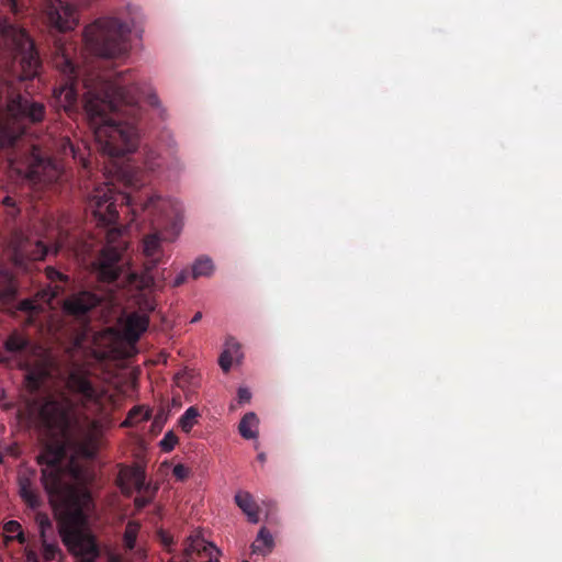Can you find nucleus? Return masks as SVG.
I'll use <instances>...</instances> for the list:
<instances>
[{
	"label": "nucleus",
	"mask_w": 562,
	"mask_h": 562,
	"mask_svg": "<svg viewBox=\"0 0 562 562\" xmlns=\"http://www.w3.org/2000/svg\"><path fill=\"white\" fill-rule=\"evenodd\" d=\"M90 206L93 209L94 215L105 223H112L117 217L115 195L108 184L94 190L90 199Z\"/></svg>",
	"instance_id": "nucleus-13"
},
{
	"label": "nucleus",
	"mask_w": 562,
	"mask_h": 562,
	"mask_svg": "<svg viewBox=\"0 0 562 562\" xmlns=\"http://www.w3.org/2000/svg\"><path fill=\"white\" fill-rule=\"evenodd\" d=\"M221 555L222 552L212 542H207L200 532L190 535L184 543L181 557L173 558L172 562H192L194 555Z\"/></svg>",
	"instance_id": "nucleus-14"
},
{
	"label": "nucleus",
	"mask_w": 562,
	"mask_h": 562,
	"mask_svg": "<svg viewBox=\"0 0 562 562\" xmlns=\"http://www.w3.org/2000/svg\"><path fill=\"white\" fill-rule=\"evenodd\" d=\"M122 199L127 205L132 206L134 213L137 207L139 212L144 213L146 218L150 221H156L160 217H169L172 214H178L180 211L178 202L157 194L149 195L142 202L134 201L130 195H124Z\"/></svg>",
	"instance_id": "nucleus-12"
},
{
	"label": "nucleus",
	"mask_w": 562,
	"mask_h": 562,
	"mask_svg": "<svg viewBox=\"0 0 562 562\" xmlns=\"http://www.w3.org/2000/svg\"><path fill=\"white\" fill-rule=\"evenodd\" d=\"M14 265L26 269V260H41L47 254H57L65 247L64 241H58L53 247H48L43 240L25 235L23 232H16L10 243Z\"/></svg>",
	"instance_id": "nucleus-9"
},
{
	"label": "nucleus",
	"mask_w": 562,
	"mask_h": 562,
	"mask_svg": "<svg viewBox=\"0 0 562 562\" xmlns=\"http://www.w3.org/2000/svg\"><path fill=\"white\" fill-rule=\"evenodd\" d=\"M199 416V411L194 406L187 408L179 419L181 429L184 432H190L193 426L198 423Z\"/></svg>",
	"instance_id": "nucleus-29"
},
{
	"label": "nucleus",
	"mask_w": 562,
	"mask_h": 562,
	"mask_svg": "<svg viewBox=\"0 0 562 562\" xmlns=\"http://www.w3.org/2000/svg\"><path fill=\"white\" fill-rule=\"evenodd\" d=\"M187 279V272L186 271H182L180 272L176 279L173 280V286H179L181 285Z\"/></svg>",
	"instance_id": "nucleus-44"
},
{
	"label": "nucleus",
	"mask_w": 562,
	"mask_h": 562,
	"mask_svg": "<svg viewBox=\"0 0 562 562\" xmlns=\"http://www.w3.org/2000/svg\"><path fill=\"white\" fill-rule=\"evenodd\" d=\"M45 116L43 103L20 93L8 98L5 110L0 109V147H8L24 133L27 123H38Z\"/></svg>",
	"instance_id": "nucleus-4"
},
{
	"label": "nucleus",
	"mask_w": 562,
	"mask_h": 562,
	"mask_svg": "<svg viewBox=\"0 0 562 562\" xmlns=\"http://www.w3.org/2000/svg\"><path fill=\"white\" fill-rule=\"evenodd\" d=\"M47 24L59 31L68 32L79 23L77 7L71 0H41Z\"/></svg>",
	"instance_id": "nucleus-10"
},
{
	"label": "nucleus",
	"mask_w": 562,
	"mask_h": 562,
	"mask_svg": "<svg viewBox=\"0 0 562 562\" xmlns=\"http://www.w3.org/2000/svg\"><path fill=\"white\" fill-rule=\"evenodd\" d=\"M4 347L7 351L18 357L20 366L24 368H29V362L25 359L26 356L41 352V348L32 345L29 339L16 333L5 340Z\"/></svg>",
	"instance_id": "nucleus-16"
},
{
	"label": "nucleus",
	"mask_w": 562,
	"mask_h": 562,
	"mask_svg": "<svg viewBox=\"0 0 562 562\" xmlns=\"http://www.w3.org/2000/svg\"><path fill=\"white\" fill-rule=\"evenodd\" d=\"M35 522L40 531L41 540H45L47 538V533L50 532L53 529L49 517L46 514L37 513L35 517Z\"/></svg>",
	"instance_id": "nucleus-32"
},
{
	"label": "nucleus",
	"mask_w": 562,
	"mask_h": 562,
	"mask_svg": "<svg viewBox=\"0 0 562 562\" xmlns=\"http://www.w3.org/2000/svg\"><path fill=\"white\" fill-rule=\"evenodd\" d=\"M16 294V285L13 277L8 272L0 270V307L11 304Z\"/></svg>",
	"instance_id": "nucleus-23"
},
{
	"label": "nucleus",
	"mask_w": 562,
	"mask_h": 562,
	"mask_svg": "<svg viewBox=\"0 0 562 562\" xmlns=\"http://www.w3.org/2000/svg\"><path fill=\"white\" fill-rule=\"evenodd\" d=\"M58 149L64 156H71L75 160H78L82 164L85 168L88 167V155L89 149L87 145L82 142L81 144L72 143L68 137H63L59 140Z\"/></svg>",
	"instance_id": "nucleus-20"
},
{
	"label": "nucleus",
	"mask_w": 562,
	"mask_h": 562,
	"mask_svg": "<svg viewBox=\"0 0 562 562\" xmlns=\"http://www.w3.org/2000/svg\"><path fill=\"white\" fill-rule=\"evenodd\" d=\"M202 318V313L198 312L191 319V323H196Z\"/></svg>",
	"instance_id": "nucleus-48"
},
{
	"label": "nucleus",
	"mask_w": 562,
	"mask_h": 562,
	"mask_svg": "<svg viewBox=\"0 0 562 562\" xmlns=\"http://www.w3.org/2000/svg\"><path fill=\"white\" fill-rule=\"evenodd\" d=\"M160 538H161V541H162L164 546H165L166 548H170V546H171V544H172V542H173V541H172V537H171V536H169V535H167V533H165V532H161V533H160Z\"/></svg>",
	"instance_id": "nucleus-45"
},
{
	"label": "nucleus",
	"mask_w": 562,
	"mask_h": 562,
	"mask_svg": "<svg viewBox=\"0 0 562 562\" xmlns=\"http://www.w3.org/2000/svg\"><path fill=\"white\" fill-rule=\"evenodd\" d=\"M0 34L19 57L21 79H31L37 74L40 59L34 44L25 31L8 20L0 21Z\"/></svg>",
	"instance_id": "nucleus-6"
},
{
	"label": "nucleus",
	"mask_w": 562,
	"mask_h": 562,
	"mask_svg": "<svg viewBox=\"0 0 562 562\" xmlns=\"http://www.w3.org/2000/svg\"><path fill=\"white\" fill-rule=\"evenodd\" d=\"M42 375V372L30 371L26 375L30 386L34 389L38 387Z\"/></svg>",
	"instance_id": "nucleus-39"
},
{
	"label": "nucleus",
	"mask_w": 562,
	"mask_h": 562,
	"mask_svg": "<svg viewBox=\"0 0 562 562\" xmlns=\"http://www.w3.org/2000/svg\"><path fill=\"white\" fill-rule=\"evenodd\" d=\"M2 203L7 206V207H11L12 211H11V215H14L15 214V201L13 200V198L7 195L3 198L2 200Z\"/></svg>",
	"instance_id": "nucleus-42"
},
{
	"label": "nucleus",
	"mask_w": 562,
	"mask_h": 562,
	"mask_svg": "<svg viewBox=\"0 0 562 562\" xmlns=\"http://www.w3.org/2000/svg\"><path fill=\"white\" fill-rule=\"evenodd\" d=\"M79 396L75 404L65 395L46 396L25 404L22 414L30 423L61 436L64 443L47 447L38 456L42 483L50 504L60 513L59 533L64 544L79 562H95L100 552L92 535L86 531L87 513L92 499L83 485L86 469L76 458L90 459L97 454L100 439L109 426L103 414L104 390H69Z\"/></svg>",
	"instance_id": "nucleus-1"
},
{
	"label": "nucleus",
	"mask_w": 562,
	"mask_h": 562,
	"mask_svg": "<svg viewBox=\"0 0 562 562\" xmlns=\"http://www.w3.org/2000/svg\"><path fill=\"white\" fill-rule=\"evenodd\" d=\"M259 419L252 412L247 413L240 420L238 430L245 439H256L258 437Z\"/></svg>",
	"instance_id": "nucleus-25"
},
{
	"label": "nucleus",
	"mask_w": 562,
	"mask_h": 562,
	"mask_svg": "<svg viewBox=\"0 0 562 562\" xmlns=\"http://www.w3.org/2000/svg\"><path fill=\"white\" fill-rule=\"evenodd\" d=\"M8 165L11 176L15 175L32 182H53L61 172L59 165L50 158H44L37 148H33L23 159L18 158L16 155L10 156Z\"/></svg>",
	"instance_id": "nucleus-5"
},
{
	"label": "nucleus",
	"mask_w": 562,
	"mask_h": 562,
	"mask_svg": "<svg viewBox=\"0 0 562 562\" xmlns=\"http://www.w3.org/2000/svg\"><path fill=\"white\" fill-rule=\"evenodd\" d=\"M143 254L148 259L145 271L140 274L130 273L128 283L139 289H151L155 286V277L151 270L157 266L162 256L161 237L158 233L145 236L143 240Z\"/></svg>",
	"instance_id": "nucleus-11"
},
{
	"label": "nucleus",
	"mask_w": 562,
	"mask_h": 562,
	"mask_svg": "<svg viewBox=\"0 0 562 562\" xmlns=\"http://www.w3.org/2000/svg\"><path fill=\"white\" fill-rule=\"evenodd\" d=\"M235 502L237 506L245 513L251 524H257L259 521L258 506L254 502L250 493L245 491L238 492L235 495Z\"/></svg>",
	"instance_id": "nucleus-24"
},
{
	"label": "nucleus",
	"mask_w": 562,
	"mask_h": 562,
	"mask_svg": "<svg viewBox=\"0 0 562 562\" xmlns=\"http://www.w3.org/2000/svg\"><path fill=\"white\" fill-rule=\"evenodd\" d=\"M150 418V409L145 406H134L127 414L126 419L122 423L123 427H132L140 422Z\"/></svg>",
	"instance_id": "nucleus-27"
},
{
	"label": "nucleus",
	"mask_w": 562,
	"mask_h": 562,
	"mask_svg": "<svg viewBox=\"0 0 562 562\" xmlns=\"http://www.w3.org/2000/svg\"><path fill=\"white\" fill-rule=\"evenodd\" d=\"M214 271L213 261L210 258H199L192 266V277H210Z\"/></svg>",
	"instance_id": "nucleus-28"
},
{
	"label": "nucleus",
	"mask_w": 562,
	"mask_h": 562,
	"mask_svg": "<svg viewBox=\"0 0 562 562\" xmlns=\"http://www.w3.org/2000/svg\"><path fill=\"white\" fill-rule=\"evenodd\" d=\"M126 241L122 239V229L111 228L106 233V243L98 261V276L104 282H114L119 279L121 270L117 266Z\"/></svg>",
	"instance_id": "nucleus-8"
},
{
	"label": "nucleus",
	"mask_w": 562,
	"mask_h": 562,
	"mask_svg": "<svg viewBox=\"0 0 562 562\" xmlns=\"http://www.w3.org/2000/svg\"><path fill=\"white\" fill-rule=\"evenodd\" d=\"M257 459L259 462L265 463L266 462V454L263 452L259 453L257 456Z\"/></svg>",
	"instance_id": "nucleus-49"
},
{
	"label": "nucleus",
	"mask_w": 562,
	"mask_h": 562,
	"mask_svg": "<svg viewBox=\"0 0 562 562\" xmlns=\"http://www.w3.org/2000/svg\"><path fill=\"white\" fill-rule=\"evenodd\" d=\"M108 562H123L121 557L117 554H110Z\"/></svg>",
	"instance_id": "nucleus-47"
},
{
	"label": "nucleus",
	"mask_w": 562,
	"mask_h": 562,
	"mask_svg": "<svg viewBox=\"0 0 562 562\" xmlns=\"http://www.w3.org/2000/svg\"><path fill=\"white\" fill-rule=\"evenodd\" d=\"M58 288L52 289L47 288L41 292L37 293L36 300H23L19 304V310L29 312L31 314H35L38 311L43 310L42 303H50V301L57 295Z\"/></svg>",
	"instance_id": "nucleus-21"
},
{
	"label": "nucleus",
	"mask_w": 562,
	"mask_h": 562,
	"mask_svg": "<svg viewBox=\"0 0 562 562\" xmlns=\"http://www.w3.org/2000/svg\"><path fill=\"white\" fill-rule=\"evenodd\" d=\"M3 530L9 535L11 539L15 538L20 543L25 542V537L22 531L20 522L16 520H9L4 524Z\"/></svg>",
	"instance_id": "nucleus-31"
},
{
	"label": "nucleus",
	"mask_w": 562,
	"mask_h": 562,
	"mask_svg": "<svg viewBox=\"0 0 562 562\" xmlns=\"http://www.w3.org/2000/svg\"><path fill=\"white\" fill-rule=\"evenodd\" d=\"M138 531H139L138 522L130 521L126 525V528H125V531L123 535V543L126 549L132 550L135 548Z\"/></svg>",
	"instance_id": "nucleus-30"
},
{
	"label": "nucleus",
	"mask_w": 562,
	"mask_h": 562,
	"mask_svg": "<svg viewBox=\"0 0 562 562\" xmlns=\"http://www.w3.org/2000/svg\"><path fill=\"white\" fill-rule=\"evenodd\" d=\"M18 483L21 498L29 507L37 509L42 505V499L35 488V473L32 471L20 472Z\"/></svg>",
	"instance_id": "nucleus-18"
},
{
	"label": "nucleus",
	"mask_w": 562,
	"mask_h": 562,
	"mask_svg": "<svg viewBox=\"0 0 562 562\" xmlns=\"http://www.w3.org/2000/svg\"><path fill=\"white\" fill-rule=\"evenodd\" d=\"M4 4L7 7H9V9L12 11V12H16L18 11V3H16V0H3Z\"/></svg>",
	"instance_id": "nucleus-46"
},
{
	"label": "nucleus",
	"mask_w": 562,
	"mask_h": 562,
	"mask_svg": "<svg viewBox=\"0 0 562 562\" xmlns=\"http://www.w3.org/2000/svg\"><path fill=\"white\" fill-rule=\"evenodd\" d=\"M117 481L122 492L125 494H131L132 487L137 491L148 488L145 482V472L138 467L122 469L119 473Z\"/></svg>",
	"instance_id": "nucleus-19"
},
{
	"label": "nucleus",
	"mask_w": 562,
	"mask_h": 562,
	"mask_svg": "<svg viewBox=\"0 0 562 562\" xmlns=\"http://www.w3.org/2000/svg\"><path fill=\"white\" fill-rule=\"evenodd\" d=\"M243 562H248V561H243Z\"/></svg>",
	"instance_id": "nucleus-50"
},
{
	"label": "nucleus",
	"mask_w": 562,
	"mask_h": 562,
	"mask_svg": "<svg viewBox=\"0 0 562 562\" xmlns=\"http://www.w3.org/2000/svg\"><path fill=\"white\" fill-rule=\"evenodd\" d=\"M100 299L88 291L72 294L64 302V310L74 316H81L97 306Z\"/></svg>",
	"instance_id": "nucleus-17"
},
{
	"label": "nucleus",
	"mask_w": 562,
	"mask_h": 562,
	"mask_svg": "<svg viewBox=\"0 0 562 562\" xmlns=\"http://www.w3.org/2000/svg\"><path fill=\"white\" fill-rule=\"evenodd\" d=\"M138 313L147 315L156 308L155 300L146 294H142L137 297Z\"/></svg>",
	"instance_id": "nucleus-33"
},
{
	"label": "nucleus",
	"mask_w": 562,
	"mask_h": 562,
	"mask_svg": "<svg viewBox=\"0 0 562 562\" xmlns=\"http://www.w3.org/2000/svg\"><path fill=\"white\" fill-rule=\"evenodd\" d=\"M131 16H102L83 30L86 49L98 57L114 59L126 56L130 52V34L136 24V7H127Z\"/></svg>",
	"instance_id": "nucleus-3"
},
{
	"label": "nucleus",
	"mask_w": 562,
	"mask_h": 562,
	"mask_svg": "<svg viewBox=\"0 0 562 562\" xmlns=\"http://www.w3.org/2000/svg\"><path fill=\"white\" fill-rule=\"evenodd\" d=\"M148 316L138 312L123 315L119 319L122 336L128 342H135L148 327Z\"/></svg>",
	"instance_id": "nucleus-15"
},
{
	"label": "nucleus",
	"mask_w": 562,
	"mask_h": 562,
	"mask_svg": "<svg viewBox=\"0 0 562 562\" xmlns=\"http://www.w3.org/2000/svg\"><path fill=\"white\" fill-rule=\"evenodd\" d=\"M161 166V157L155 151H149L145 158L146 169L149 172H158Z\"/></svg>",
	"instance_id": "nucleus-34"
},
{
	"label": "nucleus",
	"mask_w": 562,
	"mask_h": 562,
	"mask_svg": "<svg viewBox=\"0 0 562 562\" xmlns=\"http://www.w3.org/2000/svg\"><path fill=\"white\" fill-rule=\"evenodd\" d=\"M125 181L131 187H142L144 184V180L142 178V172L138 170H126L124 173Z\"/></svg>",
	"instance_id": "nucleus-35"
},
{
	"label": "nucleus",
	"mask_w": 562,
	"mask_h": 562,
	"mask_svg": "<svg viewBox=\"0 0 562 562\" xmlns=\"http://www.w3.org/2000/svg\"><path fill=\"white\" fill-rule=\"evenodd\" d=\"M43 544V557L46 561H52L58 553V547L55 542H49L47 538L42 540Z\"/></svg>",
	"instance_id": "nucleus-36"
},
{
	"label": "nucleus",
	"mask_w": 562,
	"mask_h": 562,
	"mask_svg": "<svg viewBox=\"0 0 562 562\" xmlns=\"http://www.w3.org/2000/svg\"><path fill=\"white\" fill-rule=\"evenodd\" d=\"M53 61L55 67L67 78L65 85L54 91V97L59 108H63L65 111H70L77 99L76 89L74 87L77 69L71 60L70 49L61 40L55 43Z\"/></svg>",
	"instance_id": "nucleus-7"
},
{
	"label": "nucleus",
	"mask_w": 562,
	"mask_h": 562,
	"mask_svg": "<svg viewBox=\"0 0 562 562\" xmlns=\"http://www.w3.org/2000/svg\"><path fill=\"white\" fill-rule=\"evenodd\" d=\"M172 474L176 479L182 481L189 475V469L183 464H176L172 469Z\"/></svg>",
	"instance_id": "nucleus-38"
},
{
	"label": "nucleus",
	"mask_w": 562,
	"mask_h": 562,
	"mask_svg": "<svg viewBox=\"0 0 562 562\" xmlns=\"http://www.w3.org/2000/svg\"><path fill=\"white\" fill-rule=\"evenodd\" d=\"M46 276L52 281L57 279L63 280L65 278L63 273L50 267L46 269Z\"/></svg>",
	"instance_id": "nucleus-41"
},
{
	"label": "nucleus",
	"mask_w": 562,
	"mask_h": 562,
	"mask_svg": "<svg viewBox=\"0 0 562 562\" xmlns=\"http://www.w3.org/2000/svg\"><path fill=\"white\" fill-rule=\"evenodd\" d=\"M85 88V111L89 126L100 150L112 157L123 156L136 148L137 131L131 123L112 119L111 113L126 108L125 112L134 115L139 97L145 94L148 103L159 110L160 115L165 112L158 95L149 86L133 83L125 87L122 85V75L114 79L99 76L88 78Z\"/></svg>",
	"instance_id": "nucleus-2"
},
{
	"label": "nucleus",
	"mask_w": 562,
	"mask_h": 562,
	"mask_svg": "<svg viewBox=\"0 0 562 562\" xmlns=\"http://www.w3.org/2000/svg\"><path fill=\"white\" fill-rule=\"evenodd\" d=\"M178 442L177 436L172 431H168L160 441L164 451H171Z\"/></svg>",
	"instance_id": "nucleus-37"
},
{
	"label": "nucleus",
	"mask_w": 562,
	"mask_h": 562,
	"mask_svg": "<svg viewBox=\"0 0 562 562\" xmlns=\"http://www.w3.org/2000/svg\"><path fill=\"white\" fill-rule=\"evenodd\" d=\"M241 358L240 345L234 338H228L225 342V349L222 352L218 363L224 372L229 371L234 362Z\"/></svg>",
	"instance_id": "nucleus-22"
},
{
	"label": "nucleus",
	"mask_w": 562,
	"mask_h": 562,
	"mask_svg": "<svg viewBox=\"0 0 562 562\" xmlns=\"http://www.w3.org/2000/svg\"><path fill=\"white\" fill-rule=\"evenodd\" d=\"M273 546L274 542L271 533L266 528H261L255 542L251 544V549L254 553L267 555L272 551Z\"/></svg>",
	"instance_id": "nucleus-26"
},
{
	"label": "nucleus",
	"mask_w": 562,
	"mask_h": 562,
	"mask_svg": "<svg viewBox=\"0 0 562 562\" xmlns=\"http://www.w3.org/2000/svg\"><path fill=\"white\" fill-rule=\"evenodd\" d=\"M149 504V498L139 496L135 498V506L140 509Z\"/></svg>",
	"instance_id": "nucleus-43"
},
{
	"label": "nucleus",
	"mask_w": 562,
	"mask_h": 562,
	"mask_svg": "<svg viewBox=\"0 0 562 562\" xmlns=\"http://www.w3.org/2000/svg\"><path fill=\"white\" fill-rule=\"evenodd\" d=\"M251 398V393L247 387L238 389V400L240 403H247Z\"/></svg>",
	"instance_id": "nucleus-40"
}]
</instances>
